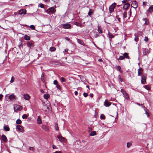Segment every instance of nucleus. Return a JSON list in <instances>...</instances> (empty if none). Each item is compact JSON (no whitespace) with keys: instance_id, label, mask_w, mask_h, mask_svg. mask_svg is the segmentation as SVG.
<instances>
[{"instance_id":"58","label":"nucleus","mask_w":153,"mask_h":153,"mask_svg":"<svg viewBox=\"0 0 153 153\" xmlns=\"http://www.w3.org/2000/svg\"><path fill=\"white\" fill-rule=\"evenodd\" d=\"M135 103L139 106H140V105H142V106H143V104H140L138 103L137 102H135Z\"/></svg>"},{"instance_id":"2","label":"nucleus","mask_w":153,"mask_h":153,"mask_svg":"<svg viewBox=\"0 0 153 153\" xmlns=\"http://www.w3.org/2000/svg\"><path fill=\"white\" fill-rule=\"evenodd\" d=\"M116 3L114 2L110 6L109 8L110 13H111L114 11V8L116 7Z\"/></svg>"},{"instance_id":"25","label":"nucleus","mask_w":153,"mask_h":153,"mask_svg":"<svg viewBox=\"0 0 153 153\" xmlns=\"http://www.w3.org/2000/svg\"><path fill=\"white\" fill-rule=\"evenodd\" d=\"M124 57L127 59H129V56H128V54L127 53H125L123 54V56Z\"/></svg>"},{"instance_id":"3","label":"nucleus","mask_w":153,"mask_h":153,"mask_svg":"<svg viewBox=\"0 0 153 153\" xmlns=\"http://www.w3.org/2000/svg\"><path fill=\"white\" fill-rule=\"evenodd\" d=\"M55 11L56 10L53 7L50 8L46 11V12L48 13H54Z\"/></svg>"},{"instance_id":"45","label":"nucleus","mask_w":153,"mask_h":153,"mask_svg":"<svg viewBox=\"0 0 153 153\" xmlns=\"http://www.w3.org/2000/svg\"><path fill=\"white\" fill-rule=\"evenodd\" d=\"M121 92L122 93L123 95H124V94H125V93H126V91L123 89H121Z\"/></svg>"},{"instance_id":"16","label":"nucleus","mask_w":153,"mask_h":153,"mask_svg":"<svg viewBox=\"0 0 153 153\" xmlns=\"http://www.w3.org/2000/svg\"><path fill=\"white\" fill-rule=\"evenodd\" d=\"M143 20L145 22L144 24L146 25H149V22L148 19L146 18H144L143 19Z\"/></svg>"},{"instance_id":"62","label":"nucleus","mask_w":153,"mask_h":153,"mask_svg":"<svg viewBox=\"0 0 153 153\" xmlns=\"http://www.w3.org/2000/svg\"><path fill=\"white\" fill-rule=\"evenodd\" d=\"M40 91L42 93H45L44 91L42 89H41Z\"/></svg>"},{"instance_id":"52","label":"nucleus","mask_w":153,"mask_h":153,"mask_svg":"<svg viewBox=\"0 0 153 153\" xmlns=\"http://www.w3.org/2000/svg\"><path fill=\"white\" fill-rule=\"evenodd\" d=\"M14 81V78L13 76H12L10 81L11 83L13 82Z\"/></svg>"},{"instance_id":"49","label":"nucleus","mask_w":153,"mask_h":153,"mask_svg":"<svg viewBox=\"0 0 153 153\" xmlns=\"http://www.w3.org/2000/svg\"><path fill=\"white\" fill-rule=\"evenodd\" d=\"M98 30L99 32V33H102V30L100 29L99 27H98Z\"/></svg>"},{"instance_id":"7","label":"nucleus","mask_w":153,"mask_h":153,"mask_svg":"<svg viewBox=\"0 0 153 153\" xmlns=\"http://www.w3.org/2000/svg\"><path fill=\"white\" fill-rule=\"evenodd\" d=\"M16 128L19 131L21 132H24V130L23 129V127L22 126L18 125L16 126Z\"/></svg>"},{"instance_id":"14","label":"nucleus","mask_w":153,"mask_h":153,"mask_svg":"<svg viewBox=\"0 0 153 153\" xmlns=\"http://www.w3.org/2000/svg\"><path fill=\"white\" fill-rule=\"evenodd\" d=\"M23 97L24 99L26 100H29L30 98V96L29 95L26 94H24L23 95Z\"/></svg>"},{"instance_id":"24","label":"nucleus","mask_w":153,"mask_h":153,"mask_svg":"<svg viewBox=\"0 0 153 153\" xmlns=\"http://www.w3.org/2000/svg\"><path fill=\"white\" fill-rule=\"evenodd\" d=\"M143 108H144V110L145 112V113L147 115V116L148 117H149V115L148 113V112L147 111L146 108H145V107L144 106H143L142 107Z\"/></svg>"},{"instance_id":"50","label":"nucleus","mask_w":153,"mask_h":153,"mask_svg":"<svg viewBox=\"0 0 153 153\" xmlns=\"http://www.w3.org/2000/svg\"><path fill=\"white\" fill-rule=\"evenodd\" d=\"M83 96H84L85 97H87L88 96V94L87 93H86L84 92V93L83 94Z\"/></svg>"},{"instance_id":"29","label":"nucleus","mask_w":153,"mask_h":153,"mask_svg":"<svg viewBox=\"0 0 153 153\" xmlns=\"http://www.w3.org/2000/svg\"><path fill=\"white\" fill-rule=\"evenodd\" d=\"M124 59L125 58L123 56H120L117 59V60H121Z\"/></svg>"},{"instance_id":"36","label":"nucleus","mask_w":153,"mask_h":153,"mask_svg":"<svg viewBox=\"0 0 153 153\" xmlns=\"http://www.w3.org/2000/svg\"><path fill=\"white\" fill-rule=\"evenodd\" d=\"M17 109L19 111L21 110L22 108L21 106L19 105H17Z\"/></svg>"},{"instance_id":"15","label":"nucleus","mask_w":153,"mask_h":153,"mask_svg":"<svg viewBox=\"0 0 153 153\" xmlns=\"http://www.w3.org/2000/svg\"><path fill=\"white\" fill-rule=\"evenodd\" d=\"M42 128L44 131H47L48 130L49 128L46 125H43L42 126Z\"/></svg>"},{"instance_id":"53","label":"nucleus","mask_w":153,"mask_h":153,"mask_svg":"<svg viewBox=\"0 0 153 153\" xmlns=\"http://www.w3.org/2000/svg\"><path fill=\"white\" fill-rule=\"evenodd\" d=\"M56 87L58 89H59V90H60L61 89V87H60V86L59 85H57L56 86Z\"/></svg>"},{"instance_id":"4","label":"nucleus","mask_w":153,"mask_h":153,"mask_svg":"<svg viewBox=\"0 0 153 153\" xmlns=\"http://www.w3.org/2000/svg\"><path fill=\"white\" fill-rule=\"evenodd\" d=\"M71 25L68 23L64 24L62 25L63 28L65 29H70L71 28Z\"/></svg>"},{"instance_id":"27","label":"nucleus","mask_w":153,"mask_h":153,"mask_svg":"<svg viewBox=\"0 0 153 153\" xmlns=\"http://www.w3.org/2000/svg\"><path fill=\"white\" fill-rule=\"evenodd\" d=\"M137 37H141V36L142 35V33L141 31H139L137 33Z\"/></svg>"},{"instance_id":"6","label":"nucleus","mask_w":153,"mask_h":153,"mask_svg":"<svg viewBox=\"0 0 153 153\" xmlns=\"http://www.w3.org/2000/svg\"><path fill=\"white\" fill-rule=\"evenodd\" d=\"M143 50L144 55H146L148 54L150 52L149 50L146 48H143Z\"/></svg>"},{"instance_id":"34","label":"nucleus","mask_w":153,"mask_h":153,"mask_svg":"<svg viewBox=\"0 0 153 153\" xmlns=\"http://www.w3.org/2000/svg\"><path fill=\"white\" fill-rule=\"evenodd\" d=\"M93 13V10L91 9H90L89 12L88 13V15L90 16Z\"/></svg>"},{"instance_id":"43","label":"nucleus","mask_w":153,"mask_h":153,"mask_svg":"<svg viewBox=\"0 0 153 153\" xmlns=\"http://www.w3.org/2000/svg\"><path fill=\"white\" fill-rule=\"evenodd\" d=\"M108 35L110 38H114V35L111 33H109Z\"/></svg>"},{"instance_id":"51","label":"nucleus","mask_w":153,"mask_h":153,"mask_svg":"<svg viewBox=\"0 0 153 153\" xmlns=\"http://www.w3.org/2000/svg\"><path fill=\"white\" fill-rule=\"evenodd\" d=\"M94 36L95 38L99 36V34L97 33H94Z\"/></svg>"},{"instance_id":"61","label":"nucleus","mask_w":153,"mask_h":153,"mask_svg":"<svg viewBox=\"0 0 153 153\" xmlns=\"http://www.w3.org/2000/svg\"><path fill=\"white\" fill-rule=\"evenodd\" d=\"M74 94L76 95H77L78 94V92L77 91H74Z\"/></svg>"},{"instance_id":"40","label":"nucleus","mask_w":153,"mask_h":153,"mask_svg":"<svg viewBox=\"0 0 153 153\" xmlns=\"http://www.w3.org/2000/svg\"><path fill=\"white\" fill-rule=\"evenodd\" d=\"M38 7H40L41 8H44V5L43 4L40 3V4H39Z\"/></svg>"},{"instance_id":"41","label":"nucleus","mask_w":153,"mask_h":153,"mask_svg":"<svg viewBox=\"0 0 153 153\" xmlns=\"http://www.w3.org/2000/svg\"><path fill=\"white\" fill-rule=\"evenodd\" d=\"M55 128L56 130L58 131L59 130V127L57 124L56 123L55 124Z\"/></svg>"},{"instance_id":"20","label":"nucleus","mask_w":153,"mask_h":153,"mask_svg":"<svg viewBox=\"0 0 153 153\" xmlns=\"http://www.w3.org/2000/svg\"><path fill=\"white\" fill-rule=\"evenodd\" d=\"M153 11V7L152 6L150 7L148 10L147 11V12L148 13H151Z\"/></svg>"},{"instance_id":"56","label":"nucleus","mask_w":153,"mask_h":153,"mask_svg":"<svg viewBox=\"0 0 153 153\" xmlns=\"http://www.w3.org/2000/svg\"><path fill=\"white\" fill-rule=\"evenodd\" d=\"M24 38H30V37L27 35H25L24 36Z\"/></svg>"},{"instance_id":"32","label":"nucleus","mask_w":153,"mask_h":153,"mask_svg":"<svg viewBox=\"0 0 153 153\" xmlns=\"http://www.w3.org/2000/svg\"><path fill=\"white\" fill-rule=\"evenodd\" d=\"M132 145L131 142H128L127 143V148H129Z\"/></svg>"},{"instance_id":"5","label":"nucleus","mask_w":153,"mask_h":153,"mask_svg":"<svg viewBox=\"0 0 153 153\" xmlns=\"http://www.w3.org/2000/svg\"><path fill=\"white\" fill-rule=\"evenodd\" d=\"M57 137L59 139V141L61 142H64L65 141V138L62 137L61 135H58Z\"/></svg>"},{"instance_id":"46","label":"nucleus","mask_w":153,"mask_h":153,"mask_svg":"<svg viewBox=\"0 0 153 153\" xmlns=\"http://www.w3.org/2000/svg\"><path fill=\"white\" fill-rule=\"evenodd\" d=\"M123 18H125L127 17V13L126 12H125L123 13Z\"/></svg>"},{"instance_id":"12","label":"nucleus","mask_w":153,"mask_h":153,"mask_svg":"<svg viewBox=\"0 0 153 153\" xmlns=\"http://www.w3.org/2000/svg\"><path fill=\"white\" fill-rule=\"evenodd\" d=\"M138 76H140L143 73V70L142 68H140L138 70Z\"/></svg>"},{"instance_id":"57","label":"nucleus","mask_w":153,"mask_h":153,"mask_svg":"<svg viewBox=\"0 0 153 153\" xmlns=\"http://www.w3.org/2000/svg\"><path fill=\"white\" fill-rule=\"evenodd\" d=\"M3 97V95L2 94H0V101L1 100L2 97Z\"/></svg>"},{"instance_id":"54","label":"nucleus","mask_w":153,"mask_h":153,"mask_svg":"<svg viewBox=\"0 0 153 153\" xmlns=\"http://www.w3.org/2000/svg\"><path fill=\"white\" fill-rule=\"evenodd\" d=\"M58 82L56 80H54L53 82V84L56 85H58Z\"/></svg>"},{"instance_id":"21","label":"nucleus","mask_w":153,"mask_h":153,"mask_svg":"<svg viewBox=\"0 0 153 153\" xmlns=\"http://www.w3.org/2000/svg\"><path fill=\"white\" fill-rule=\"evenodd\" d=\"M3 128L6 131H9L10 130V128L8 126H6L5 125H4Z\"/></svg>"},{"instance_id":"22","label":"nucleus","mask_w":153,"mask_h":153,"mask_svg":"<svg viewBox=\"0 0 153 153\" xmlns=\"http://www.w3.org/2000/svg\"><path fill=\"white\" fill-rule=\"evenodd\" d=\"M123 96L127 100L129 99V95L126 92L125 93V94H124Z\"/></svg>"},{"instance_id":"64","label":"nucleus","mask_w":153,"mask_h":153,"mask_svg":"<svg viewBox=\"0 0 153 153\" xmlns=\"http://www.w3.org/2000/svg\"><path fill=\"white\" fill-rule=\"evenodd\" d=\"M56 153H62V152L61 151H56Z\"/></svg>"},{"instance_id":"47","label":"nucleus","mask_w":153,"mask_h":153,"mask_svg":"<svg viewBox=\"0 0 153 153\" xmlns=\"http://www.w3.org/2000/svg\"><path fill=\"white\" fill-rule=\"evenodd\" d=\"M61 82H66V80L65 78L63 77H62L61 78Z\"/></svg>"},{"instance_id":"63","label":"nucleus","mask_w":153,"mask_h":153,"mask_svg":"<svg viewBox=\"0 0 153 153\" xmlns=\"http://www.w3.org/2000/svg\"><path fill=\"white\" fill-rule=\"evenodd\" d=\"M98 61H99V62H102V59H99L98 60Z\"/></svg>"},{"instance_id":"1","label":"nucleus","mask_w":153,"mask_h":153,"mask_svg":"<svg viewBox=\"0 0 153 153\" xmlns=\"http://www.w3.org/2000/svg\"><path fill=\"white\" fill-rule=\"evenodd\" d=\"M147 74H144L142 75L141 78V83L142 84H144L146 82Z\"/></svg>"},{"instance_id":"18","label":"nucleus","mask_w":153,"mask_h":153,"mask_svg":"<svg viewBox=\"0 0 153 153\" xmlns=\"http://www.w3.org/2000/svg\"><path fill=\"white\" fill-rule=\"evenodd\" d=\"M1 138L4 141L6 142L7 141V138L5 135L3 134L1 136Z\"/></svg>"},{"instance_id":"44","label":"nucleus","mask_w":153,"mask_h":153,"mask_svg":"<svg viewBox=\"0 0 153 153\" xmlns=\"http://www.w3.org/2000/svg\"><path fill=\"white\" fill-rule=\"evenodd\" d=\"M118 78L119 79L120 81L121 82H122L123 81V80L121 78V76L120 75H118Z\"/></svg>"},{"instance_id":"38","label":"nucleus","mask_w":153,"mask_h":153,"mask_svg":"<svg viewBox=\"0 0 153 153\" xmlns=\"http://www.w3.org/2000/svg\"><path fill=\"white\" fill-rule=\"evenodd\" d=\"M16 123L18 124H20L22 123V121L20 119H18L16 121Z\"/></svg>"},{"instance_id":"60","label":"nucleus","mask_w":153,"mask_h":153,"mask_svg":"<svg viewBox=\"0 0 153 153\" xmlns=\"http://www.w3.org/2000/svg\"><path fill=\"white\" fill-rule=\"evenodd\" d=\"M126 1H127V0H124L122 1V3L123 4H125V3H126Z\"/></svg>"},{"instance_id":"33","label":"nucleus","mask_w":153,"mask_h":153,"mask_svg":"<svg viewBox=\"0 0 153 153\" xmlns=\"http://www.w3.org/2000/svg\"><path fill=\"white\" fill-rule=\"evenodd\" d=\"M143 87L144 88H145L146 89L148 90V91H149L150 90V88L149 86V85H144V86Z\"/></svg>"},{"instance_id":"42","label":"nucleus","mask_w":153,"mask_h":153,"mask_svg":"<svg viewBox=\"0 0 153 153\" xmlns=\"http://www.w3.org/2000/svg\"><path fill=\"white\" fill-rule=\"evenodd\" d=\"M100 118L101 119H105V117L104 114H102L100 115Z\"/></svg>"},{"instance_id":"59","label":"nucleus","mask_w":153,"mask_h":153,"mask_svg":"<svg viewBox=\"0 0 153 153\" xmlns=\"http://www.w3.org/2000/svg\"><path fill=\"white\" fill-rule=\"evenodd\" d=\"M52 148L53 149H55L56 148V147L55 145H53L52 146Z\"/></svg>"},{"instance_id":"10","label":"nucleus","mask_w":153,"mask_h":153,"mask_svg":"<svg viewBox=\"0 0 153 153\" xmlns=\"http://www.w3.org/2000/svg\"><path fill=\"white\" fill-rule=\"evenodd\" d=\"M111 104V103L108 102L107 100H105L104 102V105L108 107Z\"/></svg>"},{"instance_id":"48","label":"nucleus","mask_w":153,"mask_h":153,"mask_svg":"<svg viewBox=\"0 0 153 153\" xmlns=\"http://www.w3.org/2000/svg\"><path fill=\"white\" fill-rule=\"evenodd\" d=\"M30 28L32 29V30H34L35 29V26L33 25H31L30 26Z\"/></svg>"},{"instance_id":"26","label":"nucleus","mask_w":153,"mask_h":153,"mask_svg":"<svg viewBox=\"0 0 153 153\" xmlns=\"http://www.w3.org/2000/svg\"><path fill=\"white\" fill-rule=\"evenodd\" d=\"M50 97V95L48 94H46L44 95V97L45 99H48Z\"/></svg>"},{"instance_id":"30","label":"nucleus","mask_w":153,"mask_h":153,"mask_svg":"<svg viewBox=\"0 0 153 153\" xmlns=\"http://www.w3.org/2000/svg\"><path fill=\"white\" fill-rule=\"evenodd\" d=\"M56 50V48L53 47H51L50 48V50L51 51H54Z\"/></svg>"},{"instance_id":"55","label":"nucleus","mask_w":153,"mask_h":153,"mask_svg":"<svg viewBox=\"0 0 153 153\" xmlns=\"http://www.w3.org/2000/svg\"><path fill=\"white\" fill-rule=\"evenodd\" d=\"M29 149L30 150L33 151L34 150V148L33 147H30Z\"/></svg>"},{"instance_id":"19","label":"nucleus","mask_w":153,"mask_h":153,"mask_svg":"<svg viewBox=\"0 0 153 153\" xmlns=\"http://www.w3.org/2000/svg\"><path fill=\"white\" fill-rule=\"evenodd\" d=\"M27 45L30 48L33 46V44L32 42H29L27 43Z\"/></svg>"},{"instance_id":"11","label":"nucleus","mask_w":153,"mask_h":153,"mask_svg":"<svg viewBox=\"0 0 153 153\" xmlns=\"http://www.w3.org/2000/svg\"><path fill=\"white\" fill-rule=\"evenodd\" d=\"M131 7L134 8H136L137 7V3L136 1H134L132 2L131 4Z\"/></svg>"},{"instance_id":"28","label":"nucleus","mask_w":153,"mask_h":153,"mask_svg":"<svg viewBox=\"0 0 153 153\" xmlns=\"http://www.w3.org/2000/svg\"><path fill=\"white\" fill-rule=\"evenodd\" d=\"M45 74L43 73L41 75V79L42 81L43 82H44L45 81V79L44 78Z\"/></svg>"},{"instance_id":"23","label":"nucleus","mask_w":153,"mask_h":153,"mask_svg":"<svg viewBox=\"0 0 153 153\" xmlns=\"http://www.w3.org/2000/svg\"><path fill=\"white\" fill-rule=\"evenodd\" d=\"M37 122L39 124H41L42 123V120L39 116L38 117L37 119Z\"/></svg>"},{"instance_id":"37","label":"nucleus","mask_w":153,"mask_h":153,"mask_svg":"<svg viewBox=\"0 0 153 153\" xmlns=\"http://www.w3.org/2000/svg\"><path fill=\"white\" fill-rule=\"evenodd\" d=\"M27 115L26 114H25L22 115V118L24 119H26L27 118Z\"/></svg>"},{"instance_id":"9","label":"nucleus","mask_w":153,"mask_h":153,"mask_svg":"<svg viewBox=\"0 0 153 153\" xmlns=\"http://www.w3.org/2000/svg\"><path fill=\"white\" fill-rule=\"evenodd\" d=\"M9 99L12 101L15 100L16 99V96L13 94H12L9 96Z\"/></svg>"},{"instance_id":"35","label":"nucleus","mask_w":153,"mask_h":153,"mask_svg":"<svg viewBox=\"0 0 153 153\" xmlns=\"http://www.w3.org/2000/svg\"><path fill=\"white\" fill-rule=\"evenodd\" d=\"M115 68L118 71H120L121 68L120 66L116 65L115 66Z\"/></svg>"},{"instance_id":"13","label":"nucleus","mask_w":153,"mask_h":153,"mask_svg":"<svg viewBox=\"0 0 153 153\" xmlns=\"http://www.w3.org/2000/svg\"><path fill=\"white\" fill-rule=\"evenodd\" d=\"M130 4L129 3H128L124 5L123 6V8L124 10H126L130 6Z\"/></svg>"},{"instance_id":"8","label":"nucleus","mask_w":153,"mask_h":153,"mask_svg":"<svg viewBox=\"0 0 153 153\" xmlns=\"http://www.w3.org/2000/svg\"><path fill=\"white\" fill-rule=\"evenodd\" d=\"M19 13L20 15L25 14L26 13V10L25 9H22L19 10Z\"/></svg>"},{"instance_id":"39","label":"nucleus","mask_w":153,"mask_h":153,"mask_svg":"<svg viewBox=\"0 0 153 153\" xmlns=\"http://www.w3.org/2000/svg\"><path fill=\"white\" fill-rule=\"evenodd\" d=\"M74 24L77 26L81 27L82 26V25L80 23L76 22H75L74 23Z\"/></svg>"},{"instance_id":"17","label":"nucleus","mask_w":153,"mask_h":153,"mask_svg":"<svg viewBox=\"0 0 153 153\" xmlns=\"http://www.w3.org/2000/svg\"><path fill=\"white\" fill-rule=\"evenodd\" d=\"M77 41L81 45H85V43L84 42L81 40L80 39H77Z\"/></svg>"},{"instance_id":"31","label":"nucleus","mask_w":153,"mask_h":153,"mask_svg":"<svg viewBox=\"0 0 153 153\" xmlns=\"http://www.w3.org/2000/svg\"><path fill=\"white\" fill-rule=\"evenodd\" d=\"M96 134V133L95 131H94L91 132L90 134V136H93L95 135Z\"/></svg>"}]
</instances>
